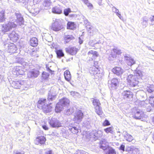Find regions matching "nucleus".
<instances>
[{
  "label": "nucleus",
  "mask_w": 154,
  "mask_h": 154,
  "mask_svg": "<svg viewBox=\"0 0 154 154\" xmlns=\"http://www.w3.org/2000/svg\"><path fill=\"white\" fill-rule=\"evenodd\" d=\"M142 76V72L140 70L137 71L134 75H129L127 79L128 84L132 87L136 86L138 84L139 80L140 79Z\"/></svg>",
  "instance_id": "obj_1"
},
{
  "label": "nucleus",
  "mask_w": 154,
  "mask_h": 154,
  "mask_svg": "<svg viewBox=\"0 0 154 154\" xmlns=\"http://www.w3.org/2000/svg\"><path fill=\"white\" fill-rule=\"evenodd\" d=\"M69 100L66 98H63L60 100L57 104L55 108L56 112L58 113L60 112L63 109L64 107L69 105Z\"/></svg>",
  "instance_id": "obj_2"
},
{
  "label": "nucleus",
  "mask_w": 154,
  "mask_h": 154,
  "mask_svg": "<svg viewBox=\"0 0 154 154\" xmlns=\"http://www.w3.org/2000/svg\"><path fill=\"white\" fill-rule=\"evenodd\" d=\"M10 20L16 21L19 25H21L24 23V19L21 14L19 12H15L12 16L10 17Z\"/></svg>",
  "instance_id": "obj_3"
},
{
  "label": "nucleus",
  "mask_w": 154,
  "mask_h": 154,
  "mask_svg": "<svg viewBox=\"0 0 154 154\" xmlns=\"http://www.w3.org/2000/svg\"><path fill=\"white\" fill-rule=\"evenodd\" d=\"M63 21L62 19H53L51 29L55 31H58L61 29L63 28L62 25Z\"/></svg>",
  "instance_id": "obj_4"
},
{
  "label": "nucleus",
  "mask_w": 154,
  "mask_h": 154,
  "mask_svg": "<svg viewBox=\"0 0 154 154\" xmlns=\"http://www.w3.org/2000/svg\"><path fill=\"white\" fill-rule=\"evenodd\" d=\"M12 86L16 89L25 90L27 88L26 82L24 81L20 80L12 81L11 84Z\"/></svg>",
  "instance_id": "obj_5"
},
{
  "label": "nucleus",
  "mask_w": 154,
  "mask_h": 154,
  "mask_svg": "<svg viewBox=\"0 0 154 154\" xmlns=\"http://www.w3.org/2000/svg\"><path fill=\"white\" fill-rule=\"evenodd\" d=\"M92 101L96 113L99 116L102 115L103 112L100 106L101 103L99 100L96 98L93 99Z\"/></svg>",
  "instance_id": "obj_6"
},
{
  "label": "nucleus",
  "mask_w": 154,
  "mask_h": 154,
  "mask_svg": "<svg viewBox=\"0 0 154 154\" xmlns=\"http://www.w3.org/2000/svg\"><path fill=\"white\" fill-rule=\"evenodd\" d=\"M16 26L17 25L13 21L9 22L8 23L3 25L2 31L5 33L10 31L13 28H15Z\"/></svg>",
  "instance_id": "obj_7"
},
{
  "label": "nucleus",
  "mask_w": 154,
  "mask_h": 154,
  "mask_svg": "<svg viewBox=\"0 0 154 154\" xmlns=\"http://www.w3.org/2000/svg\"><path fill=\"white\" fill-rule=\"evenodd\" d=\"M46 100L45 99H40L38 101L37 106L39 109H42L45 112H47L49 110L46 103Z\"/></svg>",
  "instance_id": "obj_8"
},
{
  "label": "nucleus",
  "mask_w": 154,
  "mask_h": 154,
  "mask_svg": "<svg viewBox=\"0 0 154 154\" xmlns=\"http://www.w3.org/2000/svg\"><path fill=\"white\" fill-rule=\"evenodd\" d=\"M50 126L53 128H58L63 126V124L57 118H52L49 122Z\"/></svg>",
  "instance_id": "obj_9"
},
{
  "label": "nucleus",
  "mask_w": 154,
  "mask_h": 154,
  "mask_svg": "<svg viewBox=\"0 0 154 154\" xmlns=\"http://www.w3.org/2000/svg\"><path fill=\"white\" fill-rule=\"evenodd\" d=\"M122 53L121 50L120 49L115 47L112 49L111 53L109 55V59L110 60H113L116 57V55H119Z\"/></svg>",
  "instance_id": "obj_10"
},
{
  "label": "nucleus",
  "mask_w": 154,
  "mask_h": 154,
  "mask_svg": "<svg viewBox=\"0 0 154 154\" xmlns=\"http://www.w3.org/2000/svg\"><path fill=\"white\" fill-rule=\"evenodd\" d=\"M83 117L84 114L82 111L79 110L75 113L73 119V121L77 123H79L82 121Z\"/></svg>",
  "instance_id": "obj_11"
},
{
  "label": "nucleus",
  "mask_w": 154,
  "mask_h": 154,
  "mask_svg": "<svg viewBox=\"0 0 154 154\" xmlns=\"http://www.w3.org/2000/svg\"><path fill=\"white\" fill-rule=\"evenodd\" d=\"M5 47L8 48L7 51L11 53H14L16 52L17 48L16 45L13 43H11L9 44H5Z\"/></svg>",
  "instance_id": "obj_12"
},
{
  "label": "nucleus",
  "mask_w": 154,
  "mask_h": 154,
  "mask_svg": "<svg viewBox=\"0 0 154 154\" xmlns=\"http://www.w3.org/2000/svg\"><path fill=\"white\" fill-rule=\"evenodd\" d=\"M56 89L54 88H52L48 93V100L50 101L55 100L56 98Z\"/></svg>",
  "instance_id": "obj_13"
},
{
  "label": "nucleus",
  "mask_w": 154,
  "mask_h": 154,
  "mask_svg": "<svg viewBox=\"0 0 154 154\" xmlns=\"http://www.w3.org/2000/svg\"><path fill=\"white\" fill-rule=\"evenodd\" d=\"M144 115V112L140 109L136 110L132 114V117L136 119H141Z\"/></svg>",
  "instance_id": "obj_14"
},
{
  "label": "nucleus",
  "mask_w": 154,
  "mask_h": 154,
  "mask_svg": "<svg viewBox=\"0 0 154 154\" xmlns=\"http://www.w3.org/2000/svg\"><path fill=\"white\" fill-rule=\"evenodd\" d=\"M119 83L118 80L116 79H113L111 81H108L109 86L112 89H116Z\"/></svg>",
  "instance_id": "obj_15"
},
{
  "label": "nucleus",
  "mask_w": 154,
  "mask_h": 154,
  "mask_svg": "<svg viewBox=\"0 0 154 154\" xmlns=\"http://www.w3.org/2000/svg\"><path fill=\"white\" fill-rule=\"evenodd\" d=\"M24 73V72L22 69V67L20 66H16L13 70V73L14 75L17 76L19 75H22Z\"/></svg>",
  "instance_id": "obj_16"
},
{
  "label": "nucleus",
  "mask_w": 154,
  "mask_h": 154,
  "mask_svg": "<svg viewBox=\"0 0 154 154\" xmlns=\"http://www.w3.org/2000/svg\"><path fill=\"white\" fill-rule=\"evenodd\" d=\"M113 72L117 75L120 76L124 72V70L118 66L115 67L112 69Z\"/></svg>",
  "instance_id": "obj_17"
},
{
  "label": "nucleus",
  "mask_w": 154,
  "mask_h": 154,
  "mask_svg": "<svg viewBox=\"0 0 154 154\" xmlns=\"http://www.w3.org/2000/svg\"><path fill=\"white\" fill-rule=\"evenodd\" d=\"M39 74V71L37 69H33L32 70L29 71L28 73V75L29 77L31 78H36Z\"/></svg>",
  "instance_id": "obj_18"
},
{
  "label": "nucleus",
  "mask_w": 154,
  "mask_h": 154,
  "mask_svg": "<svg viewBox=\"0 0 154 154\" xmlns=\"http://www.w3.org/2000/svg\"><path fill=\"white\" fill-rule=\"evenodd\" d=\"M125 60L126 61V63L128 65L130 66H131L132 65L135 64L136 63V61L132 57L125 55L124 56Z\"/></svg>",
  "instance_id": "obj_19"
},
{
  "label": "nucleus",
  "mask_w": 154,
  "mask_h": 154,
  "mask_svg": "<svg viewBox=\"0 0 154 154\" xmlns=\"http://www.w3.org/2000/svg\"><path fill=\"white\" fill-rule=\"evenodd\" d=\"M19 36L18 34L14 31H12L9 35L10 39L13 42H16L19 38Z\"/></svg>",
  "instance_id": "obj_20"
},
{
  "label": "nucleus",
  "mask_w": 154,
  "mask_h": 154,
  "mask_svg": "<svg viewBox=\"0 0 154 154\" xmlns=\"http://www.w3.org/2000/svg\"><path fill=\"white\" fill-rule=\"evenodd\" d=\"M100 147L103 150H106L109 147L108 143L105 139H103L100 141Z\"/></svg>",
  "instance_id": "obj_21"
},
{
  "label": "nucleus",
  "mask_w": 154,
  "mask_h": 154,
  "mask_svg": "<svg viewBox=\"0 0 154 154\" xmlns=\"http://www.w3.org/2000/svg\"><path fill=\"white\" fill-rule=\"evenodd\" d=\"M122 95L124 99L130 98L132 97V93L129 90L123 91Z\"/></svg>",
  "instance_id": "obj_22"
},
{
  "label": "nucleus",
  "mask_w": 154,
  "mask_h": 154,
  "mask_svg": "<svg viewBox=\"0 0 154 154\" xmlns=\"http://www.w3.org/2000/svg\"><path fill=\"white\" fill-rule=\"evenodd\" d=\"M125 151L130 153L135 154L138 152L137 149L135 148L133 146H128L126 147Z\"/></svg>",
  "instance_id": "obj_23"
},
{
  "label": "nucleus",
  "mask_w": 154,
  "mask_h": 154,
  "mask_svg": "<svg viewBox=\"0 0 154 154\" xmlns=\"http://www.w3.org/2000/svg\"><path fill=\"white\" fill-rule=\"evenodd\" d=\"M65 49L67 53L72 55L75 54L77 52V49L75 47L68 48Z\"/></svg>",
  "instance_id": "obj_24"
},
{
  "label": "nucleus",
  "mask_w": 154,
  "mask_h": 154,
  "mask_svg": "<svg viewBox=\"0 0 154 154\" xmlns=\"http://www.w3.org/2000/svg\"><path fill=\"white\" fill-rule=\"evenodd\" d=\"M122 134L124 137V138L127 141L130 142L133 139L132 136L128 134L126 131H123Z\"/></svg>",
  "instance_id": "obj_25"
},
{
  "label": "nucleus",
  "mask_w": 154,
  "mask_h": 154,
  "mask_svg": "<svg viewBox=\"0 0 154 154\" xmlns=\"http://www.w3.org/2000/svg\"><path fill=\"white\" fill-rule=\"evenodd\" d=\"M88 57L91 58L92 60L98 56L97 52L93 50H91L89 51L88 53Z\"/></svg>",
  "instance_id": "obj_26"
},
{
  "label": "nucleus",
  "mask_w": 154,
  "mask_h": 154,
  "mask_svg": "<svg viewBox=\"0 0 154 154\" xmlns=\"http://www.w3.org/2000/svg\"><path fill=\"white\" fill-rule=\"evenodd\" d=\"M52 11L53 13L56 14H60L62 12L61 7L59 5L52 8Z\"/></svg>",
  "instance_id": "obj_27"
},
{
  "label": "nucleus",
  "mask_w": 154,
  "mask_h": 154,
  "mask_svg": "<svg viewBox=\"0 0 154 154\" xmlns=\"http://www.w3.org/2000/svg\"><path fill=\"white\" fill-rule=\"evenodd\" d=\"M141 20V24L142 25L143 27L145 28L148 25V18L146 16H144L142 18Z\"/></svg>",
  "instance_id": "obj_28"
},
{
  "label": "nucleus",
  "mask_w": 154,
  "mask_h": 154,
  "mask_svg": "<svg viewBox=\"0 0 154 154\" xmlns=\"http://www.w3.org/2000/svg\"><path fill=\"white\" fill-rule=\"evenodd\" d=\"M31 45L33 47H36L38 45L37 39L35 37L32 38L30 40Z\"/></svg>",
  "instance_id": "obj_29"
},
{
  "label": "nucleus",
  "mask_w": 154,
  "mask_h": 154,
  "mask_svg": "<svg viewBox=\"0 0 154 154\" xmlns=\"http://www.w3.org/2000/svg\"><path fill=\"white\" fill-rule=\"evenodd\" d=\"M69 130L73 134H76L81 131L78 128L73 126H71L69 128Z\"/></svg>",
  "instance_id": "obj_30"
},
{
  "label": "nucleus",
  "mask_w": 154,
  "mask_h": 154,
  "mask_svg": "<svg viewBox=\"0 0 154 154\" xmlns=\"http://www.w3.org/2000/svg\"><path fill=\"white\" fill-rule=\"evenodd\" d=\"M36 140L39 143L42 144H44L45 143L46 139L44 136H40L37 138Z\"/></svg>",
  "instance_id": "obj_31"
},
{
  "label": "nucleus",
  "mask_w": 154,
  "mask_h": 154,
  "mask_svg": "<svg viewBox=\"0 0 154 154\" xmlns=\"http://www.w3.org/2000/svg\"><path fill=\"white\" fill-rule=\"evenodd\" d=\"M90 136H91V137L95 139V140H96L97 139H98L97 131L96 130H93L92 131L91 133Z\"/></svg>",
  "instance_id": "obj_32"
},
{
  "label": "nucleus",
  "mask_w": 154,
  "mask_h": 154,
  "mask_svg": "<svg viewBox=\"0 0 154 154\" xmlns=\"http://www.w3.org/2000/svg\"><path fill=\"white\" fill-rule=\"evenodd\" d=\"M5 11L2 10L0 12V22H2L5 20Z\"/></svg>",
  "instance_id": "obj_33"
},
{
  "label": "nucleus",
  "mask_w": 154,
  "mask_h": 154,
  "mask_svg": "<svg viewBox=\"0 0 154 154\" xmlns=\"http://www.w3.org/2000/svg\"><path fill=\"white\" fill-rule=\"evenodd\" d=\"M106 150V154H116L115 149L112 147H109Z\"/></svg>",
  "instance_id": "obj_34"
},
{
  "label": "nucleus",
  "mask_w": 154,
  "mask_h": 154,
  "mask_svg": "<svg viewBox=\"0 0 154 154\" xmlns=\"http://www.w3.org/2000/svg\"><path fill=\"white\" fill-rule=\"evenodd\" d=\"M64 75L66 80L68 81L70 80L71 75L70 72L68 70L66 71L64 73Z\"/></svg>",
  "instance_id": "obj_35"
},
{
  "label": "nucleus",
  "mask_w": 154,
  "mask_h": 154,
  "mask_svg": "<svg viewBox=\"0 0 154 154\" xmlns=\"http://www.w3.org/2000/svg\"><path fill=\"white\" fill-rule=\"evenodd\" d=\"M32 14L35 15H36L39 12L40 10L38 8H34L29 11Z\"/></svg>",
  "instance_id": "obj_36"
},
{
  "label": "nucleus",
  "mask_w": 154,
  "mask_h": 154,
  "mask_svg": "<svg viewBox=\"0 0 154 154\" xmlns=\"http://www.w3.org/2000/svg\"><path fill=\"white\" fill-rule=\"evenodd\" d=\"M74 38V37L72 35H65L64 37L65 42L67 43L69 42L71 40Z\"/></svg>",
  "instance_id": "obj_37"
},
{
  "label": "nucleus",
  "mask_w": 154,
  "mask_h": 154,
  "mask_svg": "<svg viewBox=\"0 0 154 154\" xmlns=\"http://www.w3.org/2000/svg\"><path fill=\"white\" fill-rule=\"evenodd\" d=\"M91 74L92 75H96L97 74L98 72V69L97 68L94 67V68H91L90 71Z\"/></svg>",
  "instance_id": "obj_38"
},
{
  "label": "nucleus",
  "mask_w": 154,
  "mask_h": 154,
  "mask_svg": "<svg viewBox=\"0 0 154 154\" xmlns=\"http://www.w3.org/2000/svg\"><path fill=\"white\" fill-rule=\"evenodd\" d=\"M146 90L149 93H153L154 92V86L152 85H149L147 86Z\"/></svg>",
  "instance_id": "obj_39"
},
{
  "label": "nucleus",
  "mask_w": 154,
  "mask_h": 154,
  "mask_svg": "<svg viewBox=\"0 0 154 154\" xmlns=\"http://www.w3.org/2000/svg\"><path fill=\"white\" fill-rule=\"evenodd\" d=\"M149 102L151 106L154 109V95L149 96Z\"/></svg>",
  "instance_id": "obj_40"
},
{
  "label": "nucleus",
  "mask_w": 154,
  "mask_h": 154,
  "mask_svg": "<svg viewBox=\"0 0 154 154\" xmlns=\"http://www.w3.org/2000/svg\"><path fill=\"white\" fill-rule=\"evenodd\" d=\"M114 128L113 127H110L104 129V131L106 133H109L112 134L113 132Z\"/></svg>",
  "instance_id": "obj_41"
},
{
  "label": "nucleus",
  "mask_w": 154,
  "mask_h": 154,
  "mask_svg": "<svg viewBox=\"0 0 154 154\" xmlns=\"http://www.w3.org/2000/svg\"><path fill=\"white\" fill-rule=\"evenodd\" d=\"M74 112V109L73 108L71 107L69 109L64 111V113L65 115H69Z\"/></svg>",
  "instance_id": "obj_42"
},
{
  "label": "nucleus",
  "mask_w": 154,
  "mask_h": 154,
  "mask_svg": "<svg viewBox=\"0 0 154 154\" xmlns=\"http://www.w3.org/2000/svg\"><path fill=\"white\" fill-rule=\"evenodd\" d=\"M28 4H29V5L27 6L28 10L29 11H30L32 8L35 7V5L34 4L33 1H29Z\"/></svg>",
  "instance_id": "obj_43"
},
{
  "label": "nucleus",
  "mask_w": 154,
  "mask_h": 154,
  "mask_svg": "<svg viewBox=\"0 0 154 154\" xmlns=\"http://www.w3.org/2000/svg\"><path fill=\"white\" fill-rule=\"evenodd\" d=\"M51 0H44L43 4L44 6L48 7L51 5Z\"/></svg>",
  "instance_id": "obj_44"
},
{
  "label": "nucleus",
  "mask_w": 154,
  "mask_h": 154,
  "mask_svg": "<svg viewBox=\"0 0 154 154\" xmlns=\"http://www.w3.org/2000/svg\"><path fill=\"white\" fill-rule=\"evenodd\" d=\"M56 53L57 54V57L59 58L63 56L64 55V54L62 50H57L56 51Z\"/></svg>",
  "instance_id": "obj_45"
},
{
  "label": "nucleus",
  "mask_w": 154,
  "mask_h": 154,
  "mask_svg": "<svg viewBox=\"0 0 154 154\" xmlns=\"http://www.w3.org/2000/svg\"><path fill=\"white\" fill-rule=\"evenodd\" d=\"M49 75V74L46 72H44L42 74V77L44 80H48Z\"/></svg>",
  "instance_id": "obj_46"
},
{
  "label": "nucleus",
  "mask_w": 154,
  "mask_h": 154,
  "mask_svg": "<svg viewBox=\"0 0 154 154\" xmlns=\"http://www.w3.org/2000/svg\"><path fill=\"white\" fill-rule=\"evenodd\" d=\"M67 27L68 29H72L74 28V23L72 22H68L67 24Z\"/></svg>",
  "instance_id": "obj_47"
},
{
  "label": "nucleus",
  "mask_w": 154,
  "mask_h": 154,
  "mask_svg": "<svg viewBox=\"0 0 154 154\" xmlns=\"http://www.w3.org/2000/svg\"><path fill=\"white\" fill-rule=\"evenodd\" d=\"M71 12L70 9L68 8L65 9L64 10V14L66 16H67L69 13Z\"/></svg>",
  "instance_id": "obj_48"
},
{
  "label": "nucleus",
  "mask_w": 154,
  "mask_h": 154,
  "mask_svg": "<svg viewBox=\"0 0 154 154\" xmlns=\"http://www.w3.org/2000/svg\"><path fill=\"white\" fill-rule=\"evenodd\" d=\"M90 125V122L88 120L84 121L83 123V125L86 128H88Z\"/></svg>",
  "instance_id": "obj_49"
},
{
  "label": "nucleus",
  "mask_w": 154,
  "mask_h": 154,
  "mask_svg": "<svg viewBox=\"0 0 154 154\" xmlns=\"http://www.w3.org/2000/svg\"><path fill=\"white\" fill-rule=\"evenodd\" d=\"M146 109V110L148 112H150L151 110V106L150 104H146V105L145 106Z\"/></svg>",
  "instance_id": "obj_50"
},
{
  "label": "nucleus",
  "mask_w": 154,
  "mask_h": 154,
  "mask_svg": "<svg viewBox=\"0 0 154 154\" xmlns=\"http://www.w3.org/2000/svg\"><path fill=\"white\" fill-rule=\"evenodd\" d=\"M28 0H26L25 2V3H21L22 5H23V6L25 7V8L28 9V8L27 7V6L29 5V4L28 3Z\"/></svg>",
  "instance_id": "obj_51"
},
{
  "label": "nucleus",
  "mask_w": 154,
  "mask_h": 154,
  "mask_svg": "<svg viewBox=\"0 0 154 154\" xmlns=\"http://www.w3.org/2000/svg\"><path fill=\"white\" fill-rule=\"evenodd\" d=\"M112 10L113 12H114L116 14H117L119 13L118 9L116 8L114 6L112 7Z\"/></svg>",
  "instance_id": "obj_52"
},
{
  "label": "nucleus",
  "mask_w": 154,
  "mask_h": 154,
  "mask_svg": "<svg viewBox=\"0 0 154 154\" xmlns=\"http://www.w3.org/2000/svg\"><path fill=\"white\" fill-rule=\"evenodd\" d=\"M103 125L104 126H108L110 125V123L108 120H106L103 123Z\"/></svg>",
  "instance_id": "obj_53"
},
{
  "label": "nucleus",
  "mask_w": 154,
  "mask_h": 154,
  "mask_svg": "<svg viewBox=\"0 0 154 154\" xmlns=\"http://www.w3.org/2000/svg\"><path fill=\"white\" fill-rule=\"evenodd\" d=\"M82 1L88 6L92 7V5L91 4L88 3V0H82Z\"/></svg>",
  "instance_id": "obj_54"
},
{
  "label": "nucleus",
  "mask_w": 154,
  "mask_h": 154,
  "mask_svg": "<svg viewBox=\"0 0 154 154\" xmlns=\"http://www.w3.org/2000/svg\"><path fill=\"white\" fill-rule=\"evenodd\" d=\"M150 21L151 22V25H154V16H151L149 18Z\"/></svg>",
  "instance_id": "obj_55"
},
{
  "label": "nucleus",
  "mask_w": 154,
  "mask_h": 154,
  "mask_svg": "<svg viewBox=\"0 0 154 154\" xmlns=\"http://www.w3.org/2000/svg\"><path fill=\"white\" fill-rule=\"evenodd\" d=\"M97 133L98 136V138L101 137L103 135L102 132L101 131H97Z\"/></svg>",
  "instance_id": "obj_56"
},
{
  "label": "nucleus",
  "mask_w": 154,
  "mask_h": 154,
  "mask_svg": "<svg viewBox=\"0 0 154 154\" xmlns=\"http://www.w3.org/2000/svg\"><path fill=\"white\" fill-rule=\"evenodd\" d=\"M120 149L122 150L123 151H125V146L123 144H122L121 145L120 147Z\"/></svg>",
  "instance_id": "obj_57"
},
{
  "label": "nucleus",
  "mask_w": 154,
  "mask_h": 154,
  "mask_svg": "<svg viewBox=\"0 0 154 154\" xmlns=\"http://www.w3.org/2000/svg\"><path fill=\"white\" fill-rule=\"evenodd\" d=\"M17 2L20 3H24L26 0H15Z\"/></svg>",
  "instance_id": "obj_58"
},
{
  "label": "nucleus",
  "mask_w": 154,
  "mask_h": 154,
  "mask_svg": "<svg viewBox=\"0 0 154 154\" xmlns=\"http://www.w3.org/2000/svg\"><path fill=\"white\" fill-rule=\"evenodd\" d=\"M25 152L23 151H17L15 154H24Z\"/></svg>",
  "instance_id": "obj_59"
},
{
  "label": "nucleus",
  "mask_w": 154,
  "mask_h": 154,
  "mask_svg": "<svg viewBox=\"0 0 154 154\" xmlns=\"http://www.w3.org/2000/svg\"><path fill=\"white\" fill-rule=\"evenodd\" d=\"M42 127L45 130H48V128L46 125H42Z\"/></svg>",
  "instance_id": "obj_60"
},
{
  "label": "nucleus",
  "mask_w": 154,
  "mask_h": 154,
  "mask_svg": "<svg viewBox=\"0 0 154 154\" xmlns=\"http://www.w3.org/2000/svg\"><path fill=\"white\" fill-rule=\"evenodd\" d=\"M116 15L118 16V17L120 19L122 20L123 17L121 16V14L120 13H119L118 14H117Z\"/></svg>",
  "instance_id": "obj_61"
},
{
  "label": "nucleus",
  "mask_w": 154,
  "mask_h": 154,
  "mask_svg": "<svg viewBox=\"0 0 154 154\" xmlns=\"http://www.w3.org/2000/svg\"><path fill=\"white\" fill-rule=\"evenodd\" d=\"M52 151L51 150L47 151L45 153V154H52Z\"/></svg>",
  "instance_id": "obj_62"
},
{
  "label": "nucleus",
  "mask_w": 154,
  "mask_h": 154,
  "mask_svg": "<svg viewBox=\"0 0 154 154\" xmlns=\"http://www.w3.org/2000/svg\"><path fill=\"white\" fill-rule=\"evenodd\" d=\"M47 70L49 71L50 72H54L49 67H46Z\"/></svg>",
  "instance_id": "obj_63"
},
{
  "label": "nucleus",
  "mask_w": 154,
  "mask_h": 154,
  "mask_svg": "<svg viewBox=\"0 0 154 154\" xmlns=\"http://www.w3.org/2000/svg\"><path fill=\"white\" fill-rule=\"evenodd\" d=\"M79 43L80 44H81L83 43V41L82 40L80 37L79 38Z\"/></svg>",
  "instance_id": "obj_64"
}]
</instances>
